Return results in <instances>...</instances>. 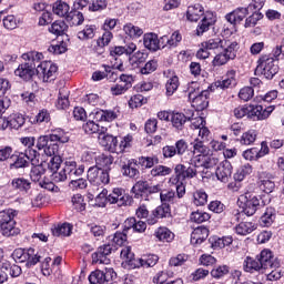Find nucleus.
I'll use <instances>...</instances> for the list:
<instances>
[{
  "mask_svg": "<svg viewBox=\"0 0 284 284\" xmlns=\"http://www.w3.org/2000/svg\"><path fill=\"white\" fill-rule=\"evenodd\" d=\"M57 70H59L57 64H53L50 61L39 62L36 65L37 75L42 77L44 82L54 81V75L57 74Z\"/></svg>",
  "mask_w": 284,
  "mask_h": 284,
  "instance_id": "f8f14e48",
  "label": "nucleus"
},
{
  "mask_svg": "<svg viewBox=\"0 0 284 284\" xmlns=\"http://www.w3.org/2000/svg\"><path fill=\"white\" fill-rule=\"evenodd\" d=\"M12 258L16 263H26V267H33L41 261V255L34 248H17L12 253Z\"/></svg>",
  "mask_w": 284,
  "mask_h": 284,
  "instance_id": "39448f33",
  "label": "nucleus"
},
{
  "mask_svg": "<svg viewBox=\"0 0 284 284\" xmlns=\"http://www.w3.org/2000/svg\"><path fill=\"white\" fill-rule=\"evenodd\" d=\"M263 8V4H257L256 1L251 2L247 8H237L234 11L227 13L225 16V19L232 26H236V23H241L243 19L247 17L251 12H254V10H261Z\"/></svg>",
  "mask_w": 284,
  "mask_h": 284,
  "instance_id": "0eeeda50",
  "label": "nucleus"
},
{
  "mask_svg": "<svg viewBox=\"0 0 284 284\" xmlns=\"http://www.w3.org/2000/svg\"><path fill=\"white\" fill-rule=\"evenodd\" d=\"M108 203L111 205H118L123 207L125 205H132V196L125 193V190L115 187L106 197Z\"/></svg>",
  "mask_w": 284,
  "mask_h": 284,
  "instance_id": "9d476101",
  "label": "nucleus"
},
{
  "mask_svg": "<svg viewBox=\"0 0 284 284\" xmlns=\"http://www.w3.org/2000/svg\"><path fill=\"white\" fill-rule=\"evenodd\" d=\"M139 164L142 168H154V165H159V158L156 155H152V156H141L139 158Z\"/></svg>",
  "mask_w": 284,
  "mask_h": 284,
  "instance_id": "bf43d9fd",
  "label": "nucleus"
},
{
  "mask_svg": "<svg viewBox=\"0 0 284 284\" xmlns=\"http://www.w3.org/2000/svg\"><path fill=\"white\" fill-rule=\"evenodd\" d=\"M187 150V143L184 140H179L175 143V146L173 145H166L162 149V154L164 159H172V156H176L179 154L180 156L185 154Z\"/></svg>",
  "mask_w": 284,
  "mask_h": 284,
  "instance_id": "dca6fc26",
  "label": "nucleus"
},
{
  "mask_svg": "<svg viewBox=\"0 0 284 284\" xmlns=\"http://www.w3.org/2000/svg\"><path fill=\"white\" fill-rule=\"evenodd\" d=\"M189 99L191 100L192 108L197 111H203L207 105H210V92L207 90L204 91H191L189 93Z\"/></svg>",
  "mask_w": 284,
  "mask_h": 284,
  "instance_id": "9b49d317",
  "label": "nucleus"
},
{
  "mask_svg": "<svg viewBox=\"0 0 284 284\" xmlns=\"http://www.w3.org/2000/svg\"><path fill=\"white\" fill-rule=\"evenodd\" d=\"M199 168H201V164H199L196 158H193L187 166L184 164H178L175 166V176L182 179V181H185V179H194L199 173Z\"/></svg>",
  "mask_w": 284,
  "mask_h": 284,
  "instance_id": "1a4fd4ad",
  "label": "nucleus"
},
{
  "mask_svg": "<svg viewBox=\"0 0 284 284\" xmlns=\"http://www.w3.org/2000/svg\"><path fill=\"white\" fill-rule=\"evenodd\" d=\"M97 32V27L92 24H87L84 30L78 32V39L80 41H88L89 39H94V34Z\"/></svg>",
  "mask_w": 284,
  "mask_h": 284,
  "instance_id": "49530a36",
  "label": "nucleus"
},
{
  "mask_svg": "<svg viewBox=\"0 0 284 284\" xmlns=\"http://www.w3.org/2000/svg\"><path fill=\"white\" fill-rule=\"evenodd\" d=\"M124 33L131 39H139L143 34V29L134 26L133 23H126L123 27Z\"/></svg>",
  "mask_w": 284,
  "mask_h": 284,
  "instance_id": "c03bdc74",
  "label": "nucleus"
},
{
  "mask_svg": "<svg viewBox=\"0 0 284 284\" xmlns=\"http://www.w3.org/2000/svg\"><path fill=\"white\" fill-rule=\"evenodd\" d=\"M51 143H68L70 138L65 135L62 129H54L51 134H49Z\"/></svg>",
  "mask_w": 284,
  "mask_h": 284,
  "instance_id": "79ce46f5",
  "label": "nucleus"
},
{
  "mask_svg": "<svg viewBox=\"0 0 284 284\" xmlns=\"http://www.w3.org/2000/svg\"><path fill=\"white\" fill-rule=\"evenodd\" d=\"M143 43L146 50L151 52H156L161 48V40H159V36L156 33H145L143 36Z\"/></svg>",
  "mask_w": 284,
  "mask_h": 284,
  "instance_id": "4be33fe9",
  "label": "nucleus"
},
{
  "mask_svg": "<svg viewBox=\"0 0 284 284\" xmlns=\"http://www.w3.org/2000/svg\"><path fill=\"white\" fill-rule=\"evenodd\" d=\"M210 241L214 250L216 248L223 250V247H227L229 245H232V243L234 242V239H232V236H223V237H213Z\"/></svg>",
  "mask_w": 284,
  "mask_h": 284,
  "instance_id": "ea45409f",
  "label": "nucleus"
},
{
  "mask_svg": "<svg viewBox=\"0 0 284 284\" xmlns=\"http://www.w3.org/2000/svg\"><path fill=\"white\" fill-rule=\"evenodd\" d=\"M22 59L24 61H28L26 63L20 64L16 71V77H20V79H23L24 81H30L32 77H34V70H37V63L43 59V54L39 52H30L22 54Z\"/></svg>",
  "mask_w": 284,
  "mask_h": 284,
  "instance_id": "f257e3e1",
  "label": "nucleus"
},
{
  "mask_svg": "<svg viewBox=\"0 0 284 284\" xmlns=\"http://www.w3.org/2000/svg\"><path fill=\"white\" fill-rule=\"evenodd\" d=\"M276 220V210L274 207H267L260 219L262 227H270Z\"/></svg>",
  "mask_w": 284,
  "mask_h": 284,
  "instance_id": "cd10ccee",
  "label": "nucleus"
},
{
  "mask_svg": "<svg viewBox=\"0 0 284 284\" xmlns=\"http://www.w3.org/2000/svg\"><path fill=\"white\" fill-rule=\"evenodd\" d=\"M65 30H68V24L62 20L53 22L49 28V32H51V34H57L58 37L63 34Z\"/></svg>",
  "mask_w": 284,
  "mask_h": 284,
  "instance_id": "4d7b16f0",
  "label": "nucleus"
},
{
  "mask_svg": "<svg viewBox=\"0 0 284 284\" xmlns=\"http://www.w3.org/2000/svg\"><path fill=\"white\" fill-rule=\"evenodd\" d=\"M104 71H95L92 74V79L93 81H103V79L110 77H112L113 81H116V79H119V75H116V73H114V71H112V67L109 65H104Z\"/></svg>",
  "mask_w": 284,
  "mask_h": 284,
  "instance_id": "72a5a7b5",
  "label": "nucleus"
},
{
  "mask_svg": "<svg viewBox=\"0 0 284 284\" xmlns=\"http://www.w3.org/2000/svg\"><path fill=\"white\" fill-rule=\"evenodd\" d=\"M170 183L172 185H175V190H176V196L178 199H183V196H185V184L183 183V181L181 178H176V175L170 178Z\"/></svg>",
  "mask_w": 284,
  "mask_h": 284,
  "instance_id": "a18cd8bd",
  "label": "nucleus"
},
{
  "mask_svg": "<svg viewBox=\"0 0 284 284\" xmlns=\"http://www.w3.org/2000/svg\"><path fill=\"white\" fill-rule=\"evenodd\" d=\"M153 216H155V219H170V216H172L170 204L163 203L162 205L158 206L153 211Z\"/></svg>",
  "mask_w": 284,
  "mask_h": 284,
  "instance_id": "de8ad7c7",
  "label": "nucleus"
},
{
  "mask_svg": "<svg viewBox=\"0 0 284 284\" xmlns=\"http://www.w3.org/2000/svg\"><path fill=\"white\" fill-rule=\"evenodd\" d=\"M122 173L124 176L130 179H136L139 176V169H136V163L128 162L122 166Z\"/></svg>",
  "mask_w": 284,
  "mask_h": 284,
  "instance_id": "3c124183",
  "label": "nucleus"
},
{
  "mask_svg": "<svg viewBox=\"0 0 284 284\" xmlns=\"http://www.w3.org/2000/svg\"><path fill=\"white\" fill-rule=\"evenodd\" d=\"M203 17V7L201 4L191 6L186 11V19L189 21H199Z\"/></svg>",
  "mask_w": 284,
  "mask_h": 284,
  "instance_id": "c9c22d12",
  "label": "nucleus"
},
{
  "mask_svg": "<svg viewBox=\"0 0 284 284\" xmlns=\"http://www.w3.org/2000/svg\"><path fill=\"white\" fill-rule=\"evenodd\" d=\"M172 174V169L165 165H156L151 170V176H168Z\"/></svg>",
  "mask_w": 284,
  "mask_h": 284,
  "instance_id": "0e129e2a",
  "label": "nucleus"
},
{
  "mask_svg": "<svg viewBox=\"0 0 284 284\" xmlns=\"http://www.w3.org/2000/svg\"><path fill=\"white\" fill-rule=\"evenodd\" d=\"M272 112H274V105L266 106L265 109L263 108V105H255L251 106L248 115L251 116V119L264 121V119H267L270 114H272Z\"/></svg>",
  "mask_w": 284,
  "mask_h": 284,
  "instance_id": "a211bd4d",
  "label": "nucleus"
},
{
  "mask_svg": "<svg viewBox=\"0 0 284 284\" xmlns=\"http://www.w3.org/2000/svg\"><path fill=\"white\" fill-rule=\"evenodd\" d=\"M244 200V204L242 206V210L246 216H254L256 214V211L263 206H265V203L261 200V197H257L256 195L250 197L242 196Z\"/></svg>",
  "mask_w": 284,
  "mask_h": 284,
  "instance_id": "ddd939ff",
  "label": "nucleus"
},
{
  "mask_svg": "<svg viewBox=\"0 0 284 284\" xmlns=\"http://www.w3.org/2000/svg\"><path fill=\"white\" fill-rule=\"evenodd\" d=\"M114 251V244H104L98 247L97 252L92 254L93 263H100L102 265H110L108 256Z\"/></svg>",
  "mask_w": 284,
  "mask_h": 284,
  "instance_id": "2eb2a0df",
  "label": "nucleus"
},
{
  "mask_svg": "<svg viewBox=\"0 0 284 284\" xmlns=\"http://www.w3.org/2000/svg\"><path fill=\"white\" fill-rule=\"evenodd\" d=\"M255 74H257V77H264V79L270 81L278 74V63L270 55H262L257 60Z\"/></svg>",
  "mask_w": 284,
  "mask_h": 284,
  "instance_id": "7ed1b4c3",
  "label": "nucleus"
},
{
  "mask_svg": "<svg viewBox=\"0 0 284 284\" xmlns=\"http://www.w3.org/2000/svg\"><path fill=\"white\" fill-rule=\"evenodd\" d=\"M194 205H205L207 203V193L203 190L195 191L193 193Z\"/></svg>",
  "mask_w": 284,
  "mask_h": 284,
  "instance_id": "774afa93",
  "label": "nucleus"
},
{
  "mask_svg": "<svg viewBox=\"0 0 284 284\" xmlns=\"http://www.w3.org/2000/svg\"><path fill=\"white\" fill-rule=\"evenodd\" d=\"M18 214L19 212L14 209L0 211V232L3 234V236H17V234L21 232L14 226L17 225L14 216Z\"/></svg>",
  "mask_w": 284,
  "mask_h": 284,
  "instance_id": "f03ea898",
  "label": "nucleus"
},
{
  "mask_svg": "<svg viewBox=\"0 0 284 284\" xmlns=\"http://www.w3.org/2000/svg\"><path fill=\"white\" fill-rule=\"evenodd\" d=\"M253 169L250 163H246L242 165L237 172L234 174V180L237 181V183H241V181L245 180V176H250L252 174Z\"/></svg>",
  "mask_w": 284,
  "mask_h": 284,
  "instance_id": "8fccbe9b",
  "label": "nucleus"
},
{
  "mask_svg": "<svg viewBox=\"0 0 284 284\" xmlns=\"http://www.w3.org/2000/svg\"><path fill=\"white\" fill-rule=\"evenodd\" d=\"M171 122L173 124V128H176V130H182L183 125L187 122V116L183 113H173L171 118Z\"/></svg>",
  "mask_w": 284,
  "mask_h": 284,
  "instance_id": "5fc2aeb1",
  "label": "nucleus"
},
{
  "mask_svg": "<svg viewBox=\"0 0 284 284\" xmlns=\"http://www.w3.org/2000/svg\"><path fill=\"white\" fill-rule=\"evenodd\" d=\"M272 258H274V256L270 250H263L260 255H257V260L264 270H267V267H273L274 263H272Z\"/></svg>",
  "mask_w": 284,
  "mask_h": 284,
  "instance_id": "4c0bfd02",
  "label": "nucleus"
},
{
  "mask_svg": "<svg viewBox=\"0 0 284 284\" xmlns=\"http://www.w3.org/2000/svg\"><path fill=\"white\" fill-rule=\"evenodd\" d=\"M31 165L33 166L31 168V171H30V179L31 181H33V183L40 184L41 182H43V180L41 179H43L45 174V169L43 168V164H40V162Z\"/></svg>",
  "mask_w": 284,
  "mask_h": 284,
  "instance_id": "a878e982",
  "label": "nucleus"
},
{
  "mask_svg": "<svg viewBox=\"0 0 284 284\" xmlns=\"http://www.w3.org/2000/svg\"><path fill=\"white\" fill-rule=\"evenodd\" d=\"M256 136H257L256 130H248L245 133H243L240 142L242 145H252V143L256 141Z\"/></svg>",
  "mask_w": 284,
  "mask_h": 284,
  "instance_id": "680f3d73",
  "label": "nucleus"
},
{
  "mask_svg": "<svg viewBox=\"0 0 284 284\" xmlns=\"http://www.w3.org/2000/svg\"><path fill=\"white\" fill-rule=\"evenodd\" d=\"M83 130L85 134H99V136L108 132V128L99 126L94 121H89L83 124Z\"/></svg>",
  "mask_w": 284,
  "mask_h": 284,
  "instance_id": "7c9ffc66",
  "label": "nucleus"
},
{
  "mask_svg": "<svg viewBox=\"0 0 284 284\" xmlns=\"http://www.w3.org/2000/svg\"><path fill=\"white\" fill-rule=\"evenodd\" d=\"M133 230L134 232H145L148 224L143 221H136L134 217H130L124 222V232Z\"/></svg>",
  "mask_w": 284,
  "mask_h": 284,
  "instance_id": "b1692460",
  "label": "nucleus"
},
{
  "mask_svg": "<svg viewBox=\"0 0 284 284\" xmlns=\"http://www.w3.org/2000/svg\"><path fill=\"white\" fill-rule=\"evenodd\" d=\"M215 174L219 181H222V183H227L230 176H232V163H230L227 160L223 161L217 166Z\"/></svg>",
  "mask_w": 284,
  "mask_h": 284,
  "instance_id": "aec40b11",
  "label": "nucleus"
},
{
  "mask_svg": "<svg viewBox=\"0 0 284 284\" xmlns=\"http://www.w3.org/2000/svg\"><path fill=\"white\" fill-rule=\"evenodd\" d=\"M253 230H254V224L252 222H241L235 227L236 234H240L241 236H246V234H252Z\"/></svg>",
  "mask_w": 284,
  "mask_h": 284,
  "instance_id": "6e6d98bb",
  "label": "nucleus"
},
{
  "mask_svg": "<svg viewBox=\"0 0 284 284\" xmlns=\"http://www.w3.org/2000/svg\"><path fill=\"white\" fill-rule=\"evenodd\" d=\"M121 258H123V261H125V263L129 265V267H131L132 270H136V262L139 261V258L134 257V254L132 252V247L130 246H125L122 248L121 253H120Z\"/></svg>",
  "mask_w": 284,
  "mask_h": 284,
  "instance_id": "bb28decb",
  "label": "nucleus"
},
{
  "mask_svg": "<svg viewBox=\"0 0 284 284\" xmlns=\"http://www.w3.org/2000/svg\"><path fill=\"white\" fill-rule=\"evenodd\" d=\"M114 159L112 155L101 154L97 158L94 168H100L101 170H108L110 172V165H112Z\"/></svg>",
  "mask_w": 284,
  "mask_h": 284,
  "instance_id": "37998d69",
  "label": "nucleus"
},
{
  "mask_svg": "<svg viewBox=\"0 0 284 284\" xmlns=\"http://www.w3.org/2000/svg\"><path fill=\"white\" fill-rule=\"evenodd\" d=\"M195 159L197 160L200 168H205L206 170L219 165V160L212 155H197Z\"/></svg>",
  "mask_w": 284,
  "mask_h": 284,
  "instance_id": "c756f323",
  "label": "nucleus"
},
{
  "mask_svg": "<svg viewBox=\"0 0 284 284\" xmlns=\"http://www.w3.org/2000/svg\"><path fill=\"white\" fill-rule=\"evenodd\" d=\"M7 119L10 130H19L20 128H23V125L26 124V118H23L19 113L12 114Z\"/></svg>",
  "mask_w": 284,
  "mask_h": 284,
  "instance_id": "58836bf2",
  "label": "nucleus"
},
{
  "mask_svg": "<svg viewBox=\"0 0 284 284\" xmlns=\"http://www.w3.org/2000/svg\"><path fill=\"white\" fill-rule=\"evenodd\" d=\"M159 263V256L151 254L145 255L142 258H138L136 264H134V267H154Z\"/></svg>",
  "mask_w": 284,
  "mask_h": 284,
  "instance_id": "473e14b6",
  "label": "nucleus"
},
{
  "mask_svg": "<svg viewBox=\"0 0 284 284\" xmlns=\"http://www.w3.org/2000/svg\"><path fill=\"white\" fill-rule=\"evenodd\" d=\"M181 33L179 31H174L171 36V38H168V36H163L161 38V41H166V44H164L162 48H176L179 43L182 41Z\"/></svg>",
  "mask_w": 284,
  "mask_h": 284,
  "instance_id": "a19ab883",
  "label": "nucleus"
},
{
  "mask_svg": "<svg viewBox=\"0 0 284 284\" xmlns=\"http://www.w3.org/2000/svg\"><path fill=\"white\" fill-rule=\"evenodd\" d=\"M211 26H214V19L204 17L201 23L197 26V29H196L197 37H201V34H203L204 32H207Z\"/></svg>",
  "mask_w": 284,
  "mask_h": 284,
  "instance_id": "052dcab7",
  "label": "nucleus"
},
{
  "mask_svg": "<svg viewBox=\"0 0 284 284\" xmlns=\"http://www.w3.org/2000/svg\"><path fill=\"white\" fill-rule=\"evenodd\" d=\"M210 236V230L205 226H199L194 229L191 234V243L192 245H201L204 241Z\"/></svg>",
  "mask_w": 284,
  "mask_h": 284,
  "instance_id": "412c9836",
  "label": "nucleus"
},
{
  "mask_svg": "<svg viewBox=\"0 0 284 284\" xmlns=\"http://www.w3.org/2000/svg\"><path fill=\"white\" fill-rule=\"evenodd\" d=\"M41 159V154L37 150H24L16 155V160L9 165L10 170H23L31 165H37Z\"/></svg>",
  "mask_w": 284,
  "mask_h": 284,
  "instance_id": "20e7f679",
  "label": "nucleus"
},
{
  "mask_svg": "<svg viewBox=\"0 0 284 284\" xmlns=\"http://www.w3.org/2000/svg\"><path fill=\"white\" fill-rule=\"evenodd\" d=\"M87 176L89 183L97 185L98 187L101 185H108V183H110V172H108V169L91 166L88 170Z\"/></svg>",
  "mask_w": 284,
  "mask_h": 284,
  "instance_id": "6e6552de",
  "label": "nucleus"
},
{
  "mask_svg": "<svg viewBox=\"0 0 284 284\" xmlns=\"http://www.w3.org/2000/svg\"><path fill=\"white\" fill-rule=\"evenodd\" d=\"M11 187L13 190H18L19 192H24L26 194H28V192H30V190L32 189V182H30V180L26 178H14L11 181Z\"/></svg>",
  "mask_w": 284,
  "mask_h": 284,
  "instance_id": "5701e85b",
  "label": "nucleus"
},
{
  "mask_svg": "<svg viewBox=\"0 0 284 284\" xmlns=\"http://www.w3.org/2000/svg\"><path fill=\"white\" fill-rule=\"evenodd\" d=\"M155 236L156 239H159V241H166L169 243V241H172L174 239V234L168 230V227H160L158 229V232H155Z\"/></svg>",
  "mask_w": 284,
  "mask_h": 284,
  "instance_id": "69168bd1",
  "label": "nucleus"
},
{
  "mask_svg": "<svg viewBox=\"0 0 284 284\" xmlns=\"http://www.w3.org/2000/svg\"><path fill=\"white\" fill-rule=\"evenodd\" d=\"M193 153L197 156H205L207 154V146L205 145V140L195 139L193 143Z\"/></svg>",
  "mask_w": 284,
  "mask_h": 284,
  "instance_id": "603ef678",
  "label": "nucleus"
},
{
  "mask_svg": "<svg viewBox=\"0 0 284 284\" xmlns=\"http://www.w3.org/2000/svg\"><path fill=\"white\" fill-rule=\"evenodd\" d=\"M148 61V55L146 53H143L141 51L135 52L133 55L129 58V63L133 70H136V68H141L143 63Z\"/></svg>",
  "mask_w": 284,
  "mask_h": 284,
  "instance_id": "f704fd0d",
  "label": "nucleus"
},
{
  "mask_svg": "<svg viewBox=\"0 0 284 284\" xmlns=\"http://www.w3.org/2000/svg\"><path fill=\"white\" fill-rule=\"evenodd\" d=\"M51 232L53 236H70V234H72V225L63 223L53 227Z\"/></svg>",
  "mask_w": 284,
  "mask_h": 284,
  "instance_id": "09e8293b",
  "label": "nucleus"
},
{
  "mask_svg": "<svg viewBox=\"0 0 284 284\" xmlns=\"http://www.w3.org/2000/svg\"><path fill=\"white\" fill-rule=\"evenodd\" d=\"M53 14H57V17H61V18H68V14L70 13V4L63 2V1H57L53 4Z\"/></svg>",
  "mask_w": 284,
  "mask_h": 284,
  "instance_id": "e433bc0d",
  "label": "nucleus"
},
{
  "mask_svg": "<svg viewBox=\"0 0 284 284\" xmlns=\"http://www.w3.org/2000/svg\"><path fill=\"white\" fill-rule=\"evenodd\" d=\"M202 48H205V50H217L221 51L223 48H225V40L216 37L211 38L207 41L202 43Z\"/></svg>",
  "mask_w": 284,
  "mask_h": 284,
  "instance_id": "c85d7f7f",
  "label": "nucleus"
},
{
  "mask_svg": "<svg viewBox=\"0 0 284 284\" xmlns=\"http://www.w3.org/2000/svg\"><path fill=\"white\" fill-rule=\"evenodd\" d=\"M257 10L260 9L253 10L252 14L246 18L244 28H254V26H256V23H258V21L263 19V14L261 12H257Z\"/></svg>",
  "mask_w": 284,
  "mask_h": 284,
  "instance_id": "13d9d810",
  "label": "nucleus"
},
{
  "mask_svg": "<svg viewBox=\"0 0 284 284\" xmlns=\"http://www.w3.org/2000/svg\"><path fill=\"white\" fill-rule=\"evenodd\" d=\"M64 172H67V176L70 181H74V179H79L85 172V168L80 165L77 168V163L74 161H67L64 163Z\"/></svg>",
  "mask_w": 284,
  "mask_h": 284,
  "instance_id": "6ab92c4d",
  "label": "nucleus"
},
{
  "mask_svg": "<svg viewBox=\"0 0 284 284\" xmlns=\"http://www.w3.org/2000/svg\"><path fill=\"white\" fill-rule=\"evenodd\" d=\"M227 274H230V266L227 265H220L211 271L213 278H223V276H227Z\"/></svg>",
  "mask_w": 284,
  "mask_h": 284,
  "instance_id": "338daca9",
  "label": "nucleus"
},
{
  "mask_svg": "<svg viewBox=\"0 0 284 284\" xmlns=\"http://www.w3.org/2000/svg\"><path fill=\"white\" fill-rule=\"evenodd\" d=\"M98 139L101 145L106 148V150L113 154H121L128 148V143H130V138H126L119 144V140H116V138L105 133L99 135Z\"/></svg>",
  "mask_w": 284,
  "mask_h": 284,
  "instance_id": "423d86ee",
  "label": "nucleus"
},
{
  "mask_svg": "<svg viewBox=\"0 0 284 284\" xmlns=\"http://www.w3.org/2000/svg\"><path fill=\"white\" fill-rule=\"evenodd\" d=\"M211 216L207 212L203 211H195L191 213V221L193 223H206V221H210Z\"/></svg>",
  "mask_w": 284,
  "mask_h": 284,
  "instance_id": "e2e57ef3",
  "label": "nucleus"
},
{
  "mask_svg": "<svg viewBox=\"0 0 284 284\" xmlns=\"http://www.w3.org/2000/svg\"><path fill=\"white\" fill-rule=\"evenodd\" d=\"M263 264L260 262L258 257H250L247 256L244 261V271L250 272L251 274L253 272H263Z\"/></svg>",
  "mask_w": 284,
  "mask_h": 284,
  "instance_id": "393cba45",
  "label": "nucleus"
},
{
  "mask_svg": "<svg viewBox=\"0 0 284 284\" xmlns=\"http://www.w3.org/2000/svg\"><path fill=\"white\" fill-rule=\"evenodd\" d=\"M65 21L69 23V26H82L83 21H85V18L83 17V13L81 11L72 9L68 13Z\"/></svg>",
  "mask_w": 284,
  "mask_h": 284,
  "instance_id": "2f4dec72",
  "label": "nucleus"
},
{
  "mask_svg": "<svg viewBox=\"0 0 284 284\" xmlns=\"http://www.w3.org/2000/svg\"><path fill=\"white\" fill-rule=\"evenodd\" d=\"M179 85H180L179 77L172 75L171 78H169L165 83L168 97H172V94H174V92L179 90Z\"/></svg>",
  "mask_w": 284,
  "mask_h": 284,
  "instance_id": "864d4df0",
  "label": "nucleus"
},
{
  "mask_svg": "<svg viewBox=\"0 0 284 284\" xmlns=\"http://www.w3.org/2000/svg\"><path fill=\"white\" fill-rule=\"evenodd\" d=\"M258 180L260 190H262V192H265L266 194L274 192L276 184L274 183V175H272V173L262 172Z\"/></svg>",
  "mask_w": 284,
  "mask_h": 284,
  "instance_id": "f3484780",
  "label": "nucleus"
},
{
  "mask_svg": "<svg viewBox=\"0 0 284 284\" xmlns=\"http://www.w3.org/2000/svg\"><path fill=\"white\" fill-rule=\"evenodd\" d=\"M114 277H116V273L114 272L113 268H108L105 272L97 270L89 275V283L108 284Z\"/></svg>",
  "mask_w": 284,
  "mask_h": 284,
  "instance_id": "4468645a",
  "label": "nucleus"
}]
</instances>
